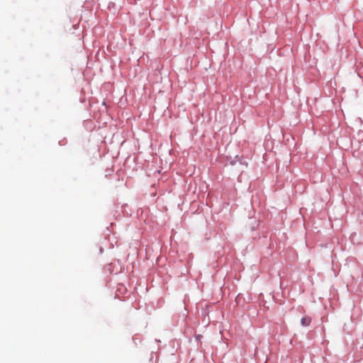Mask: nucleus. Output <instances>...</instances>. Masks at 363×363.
<instances>
[{
  "mask_svg": "<svg viewBox=\"0 0 363 363\" xmlns=\"http://www.w3.org/2000/svg\"><path fill=\"white\" fill-rule=\"evenodd\" d=\"M311 322V318L308 316L303 317L301 319V324L302 326H308Z\"/></svg>",
  "mask_w": 363,
  "mask_h": 363,
  "instance_id": "nucleus-1",
  "label": "nucleus"
}]
</instances>
